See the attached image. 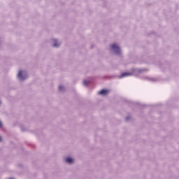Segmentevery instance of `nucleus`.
Instances as JSON below:
<instances>
[{"instance_id":"obj_9","label":"nucleus","mask_w":179,"mask_h":179,"mask_svg":"<svg viewBox=\"0 0 179 179\" xmlns=\"http://www.w3.org/2000/svg\"><path fill=\"white\" fill-rule=\"evenodd\" d=\"M129 120V117H127L126 118V120L128 121Z\"/></svg>"},{"instance_id":"obj_1","label":"nucleus","mask_w":179,"mask_h":179,"mask_svg":"<svg viewBox=\"0 0 179 179\" xmlns=\"http://www.w3.org/2000/svg\"><path fill=\"white\" fill-rule=\"evenodd\" d=\"M111 48L116 52V54L121 53V49H120V46H118V45L114 43L111 45Z\"/></svg>"},{"instance_id":"obj_3","label":"nucleus","mask_w":179,"mask_h":179,"mask_svg":"<svg viewBox=\"0 0 179 179\" xmlns=\"http://www.w3.org/2000/svg\"><path fill=\"white\" fill-rule=\"evenodd\" d=\"M108 90H102L101 91L99 92V94H102V95H106L108 94Z\"/></svg>"},{"instance_id":"obj_11","label":"nucleus","mask_w":179,"mask_h":179,"mask_svg":"<svg viewBox=\"0 0 179 179\" xmlns=\"http://www.w3.org/2000/svg\"><path fill=\"white\" fill-rule=\"evenodd\" d=\"M0 141H1V137H0Z\"/></svg>"},{"instance_id":"obj_10","label":"nucleus","mask_w":179,"mask_h":179,"mask_svg":"<svg viewBox=\"0 0 179 179\" xmlns=\"http://www.w3.org/2000/svg\"><path fill=\"white\" fill-rule=\"evenodd\" d=\"M2 127V122L0 121V128Z\"/></svg>"},{"instance_id":"obj_5","label":"nucleus","mask_w":179,"mask_h":179,"mask_svg":"<svg viewBox=\"0 0 179 179\" xmlns=\"http://www.w3.org/2000/svg\"><path fill=\"white\" fill-rule=\"evenodd\" d=\"M125 76H131V73H122L120 78H125Z\"/></svg>"},{"instance_id":"obj_2","label":"nucleus","mask_w":179,"mask_h":179,"mask_svg":"<svg viewBox=\"0 0 179 179\" xmlns=\"http://www.w3.org/2000/svg\"><path fill=\"white\" fill-rule=\"evenodd\" d=\"M22 73H23V71H20L18 73V76L17 77L19 78V79H20L21 80H24V79H26L27 78V76H24Z\"/></svg>"},{"instance_id":"obj_7","label":"nucleus","mask_w":179,"mask_h":179,"mask_svg":"<svg viewBox=\"0 0 179 179\" xmlns=\"http://www.w3.org/2000/svg\"><path fill=\"white\" fill-rule=\"evenodd\" d=\"M83 83H84L85 86H87V85H89V82H87L86 80H84Z\"/></svg>"},{"instance_id":"obj_8","label":"nucleus","mask_w":179,"mask_h":179,"mask_svg":"<svg viewBox=\"0 0 179 179\" xmlns=\"http://www.w3.org/2000/svg\"><path fill=\"white\" fill-rule=\"evenodd\" d=\"M62 89H64V87L62 85L59 86V90H62Z\"/></svg>"},{"instance_id":"obj_6","label":"nucleus","mask_w":179,"mask_h":179,"mask_svg":"<svg viewBox=\"0 0 179 179\" xmlns=\"http://www.w3.org/2000/svg\"><path fill=\"white\" fill-rule=\"evenodd\" d=\"M55 44L53 45V47H59V44L57 42V40H54Z\"/></svg>"},{"instance_id":"obj_4","label":"nucleus","mask_w":179,"mask_h":179,"mask_svg":"<svg viewBox=\"0 0 179 179\" xmlns=\"http://www.w3.org/2000/svg\"><path fill=\"white\" fill-rule=\"evenodd\" d=\"M66 163H73V159H72L71 157H67L66 158Z\"/></svg>"}]
</instances>
